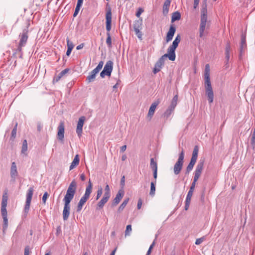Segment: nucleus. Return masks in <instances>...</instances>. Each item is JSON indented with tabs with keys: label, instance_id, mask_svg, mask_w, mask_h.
Segmentation results:
<instances>
[{
	"label": "nucleus",
	"instance_id": "obj_21",
	"mask_svg": "<svg viewBox=\"0 0 255 255\" xmlns=\"http://www.w3.org/2000/svg\"><path fill=\"white\" fill-rule=\"evenodd\" d=\"M247 44H246V35L242 34L241 36V41L240 44V52L242 53L246 48Z\"/></svg>",
	"mask_w": 255,
	"mask_h": 255
},
{
	"label": "nucleus",
	"instance_id": "obj_14",
	"mask_svg": "<svg viewBox=\"0 0 255 255\" xmlns=\"http://www.w3.org/2000/svg\"><path fill=\"white\" fill-rule=\"evenodd\" d=\"M64 137V124L60 122L58 127L57 138L59 140L63 141Z\"/></svg>",
	"mask_w": 255,
	"mask_h": 255
},
{
	"label": "nucleus",
	"instance_id": "obj_10",
	"mask_svg": "<svg viewBox=\"0 0 255 255\" xmlns=\"http://www.w3.org/2000/svg\"><path fill=\"white\" fill-rule=\"evenodd\" d=\"M33 194V188L32 187H31L28 189V190H27V193H26V199L25 205L24 209V212L26 215L28 213V212L29 210L30 205Z\"/></svg>",
	"mask_w": 255,
	"mask_h": 255
},
{
	"label": "nucleus",
	"instance_id": "obj_36",
	"mask_svg": "<svg viewBox=\"0 0 255 255\" xmlns=\"http://www.w3.org/2000/svg\"><path fill=\"white\" fill-rule=\"evenodd\" d=\"M131 226L130 225H128L126 227L125 236H129L130 235V233L131 232Z\"/></svg>",
	"mask_w": 255,
	"mask_h": 255
},
{
	"label": "nucleus",
	"instance_id": "obj_29",
	"mask_svg": "<svg viewBox=\"0 0 255 255\" xmlns=\"http://www.w3.org/2000/svg\"><path fill=\"white\" fill-rule=\"evenodd\" d=\"M181 18L180 13L178 11H175L172 13L171 17L172 22H174L176 20H178Z\"/></svg>",
	"mask_w": 255,
	"mask_h": 255
},
{
	"label": "nucleus",
	"instance_id": "obj_18",
	"mask_svg": "<svg viewBox=\"0 0 255 255\" xmlns=\"http://www.w3.org/2000/svg\"><path fill=\"white\" fill-rule=\"evenodd\" d=\"M158 104V102H154L150 106L147 116V117L149 119V120H150L153 117L155 110Z\"/></svg>",
	"mask_w": 255,
	"mask_h": 255
},
{
	"label": "nucleus",
	"instance_id": "obj_48",
	"mask_svg": "<svg viewBox=\"0 0 255 255\" xmlns=\"http://www.w3.org/2000/svg\"><path fill=\"white\" fill-rule=\"evenodd\" d=\"M143 12V9L142 8H139L137 12H136V16L139 17L141 14Z\"/></svg>",
	"mask_w": 255,
	"mask_h": 255
},
{
	"label": "nucleus",
	"instance_id": "obj_9",
	"mask_svg": "<svg viewBox=\"0 0 255 255\" xmlns=\"http://www.w3.org/2000/svg\"><path fill=\"white\" fill-rule=\"evenodd\" d=\"M205 93L210 104L213 102L214 92L211 81L205 82Z\"/></svg>",
	"mask_w": 255,
	"mask_h": 255
},
{
	"label": "nucleus",
	"instance_id": "obj_17",
	"mask_svg": "<svg viewBox=\"0 0 255 255\" xmlns=\"http://www.w3.org/2000/svg\"><path fill=\"white\" fill-rule=\"evenodd\" d=\"M175 31V27L173 25H170L169 31H168L166 37V42H168L172 39Z\"/></svg>",
	"mask_w": 255,
	"mask_h": 255
},
{
	"label": "nucleus",
	"instance_id": "obj_56",
	"mask_svg": "<svg viewBox=\"0 0 255 255\" xmlns=\"http://www.w3.org/2000/svg\"><path fill=\"white\" fill-rule=\"evenodd\" d=\"M153 177L156 180L157 178V169L153 170Z\"/></svg>",
	"mask_w": 255,
	"mask_h": 255
},
{
	"label": "nucleus",
	"instance_id": "obj_54",
	"mask_svg": "<svg viewBox=\"0 0 255 255\" xmlns=\"http://www.w3.org/2000/svg\"><path fill=\"white\" fill-rule=\"evenodd\" d=\"M200 0H194V8L196 9L198 6Z\"/></svg>",
	"mask_w": 255,
	"mask_h": 255
},
{
	"label": "nucleus",
	"instance_id": "obj_38",
	"mask_svg": "<svg viewBox=\"0 0 255 255\" xmlns=\"http://www.w3.org/2000/svg\"><path fill=\"white\" fill-rule=\"evenodd\" d=\"M141 29H136L134 30L135 32V34L136 35L137 37L141 40L142 39V32L140 31Z\"/></svg>",
	"mask_w": 255,
	"mask_h": 255
},
{
	"label": "nucleus",
	"instance_id": "obj_15",
	"mask_svg": "<svg viewBox=\"0 0 255 255\" xmlns=\"http://www.w3.org/2000/svg\"><path fill=\"white\" fill-rule=\"evenodd\" d=\"M207 9L206 0L204 1V3L201 9V22L207 23Z\"/></svg>",
	"mask_w": 255,
	"mask_h": 255
},
{
	"label": "nucleus",
	"instance_id": "obj_13",
	"mask_svg": "<svg viewBox=\"0 0 255 255\" xmlns=\"http://www.w3.org/2000/svg\"><path fill=\"white\" fill-rule=\"evenodd\" d=\"M85 120V117L84 116L81 117L78 120L77 128H76V133L78 134V136L80 137L82 135L83 132V127L84 125V121Z\"/></svg>",
	"mask_w": 255,
	"mask_h": 255
},
{
	"label": "nucleus",
	"instance_id": "obj_26",
	"mask_svg": "<svg viewBox=\"0 0 255 255\" xmlns=\"http://www.w3.org/2000/svg\"><path fill=\"white\" fill-rule=\"evenodd\" d=\"M67 47L68 49L66 52V55L69 56L71 53V51L73 48L74 45L72 42H70L68 39H67Z\"/></svg>",
	"mask_w": 255,
	"mask_h": 255
},
{
	"label": "nucleus",
	"instance_id": "obj_64",
	"mask_svg": "<svg viewBox=\"0 0 255 255\" xmlns=\"http://www.w3.org/2000/svg\"><path fill=\"white\" fill-rule=\"evenodd\" d=\"M41 128H42V126H41V125L40 124H38L37 126L38 131H40L41 130Z\"/></svg>",
	"mask_w": 255,
	"mask_h": 255
},
{
	"label": "nucleus",
	"instance_id": "obj_40",
	"mask_svg": "<svg viewBox=\"0 0 255 255\" xmlns=\"http://www.w3.org/2000/svg\"><path fill=\"white\" fill-rule=\"evenodd\" d=\"M192 192L188 191V194L187 195L186 198V202H190L191 199L193 195Z\"/></svg>",
	"mask_w": 255,
	"mask_h": 255
},
{
	"label": "nucleus",
	"instance_id": "obj_60",
	"mask_svg": "<svg viewBox=\"0 0 255 255\" xmlns=\"http://www.w3.org/2000/svg\"><path fill=\"white\" fill-rule=\"evenodd\" d=\"M127 149V146L126 145L122 146L121 147V151L124 152Z\"/></svg>",
	"mask_w": 255,
	"mask_h": 255
},
{
	"label": "nucleus",
	"instance_id": "obj_23",
	"mask_svg": "<svg viewBox=\"0 0 255 255\" xmlns=\"http://www.w3.org/2000/svg\"><path fill=\"white\" fill-rule=\"evenodd\" d=\"M170 3L171 0H165L164 1L163 6V14L164 15H166L168 13Z\"/></svg>",
	"mask_w": 255,
	"mask_h": 255
},
{
	"label": "nucleus",
	"instance_id": "obj_3",
	"mask_svg": "<svg viewBox=\"0 0 255 255\" xmlns=\"http://www.w3.org/2000/svg\"><path fill=\"white\" fill-rule=\"evenodd\" d=\"M106 28L107 30V38L106 43L109 47H112V39L110 31L112 28V10L109 3L106 4Z\"/></svg>",
	"mask_w": 255,
	"mask_h": 255
},
{
	"label": "nucleus",
	"instance_id": "obj_51",
	"mask_svg": "<svg viewBox=\"0 0 255 255\" xmlns=\"http://www.w3.org/2000/svg\"><path fill=\"white\" fill-rule=\"evenodd\" d=\"M29 247L27 246L24 249V255H29Z\"/></svg>",
	"mask_w": 255,
	"mask_h": 255
},
{
	"label": "nucleus",
	"instance_id": "obj_24",
	"mask_svg": "<svg viewBox=\"0 0 255 255\" xmlns=\"http://www.w3.org/2000/svg\"><path fill=\"white\" fill-rule=\"evenodd\" d=\"M204 79L205 82L211 81L210 78V66L208 64L205 65Z\"/></svg>",
	"mask_w": 255,
	"mask_h": 255
},
{
	"label": "nucleus",
	"instance_id": "obj_46",
	"mask_svg": "<svg viewBox=\"0 0 255 255\" xmlns=\"http://www.w3.org/2000/svg\"><path fill=\"white\" fill-rule=\"evenodd\" d=\"M204 237H202V238L197 239L196 240L195 244L197 245H200L204 241Z\"/></svg>",
	"mask_w": 255,
	"mask_h": 255
},
{
	"label": "nucleus",
	"instance_id": "obj_25",
	"mask_svg": "<svg viewBox=\"0 0 255 255\" xmlns=\"http://www.w3.org/2000/svg\"><path fill=\"white\" fill-rule=\"evenodd\" d=\"M79 155L78 154L76 155L74 157V158L72 162L71 163V165L70 166V170L73 169L74 168H75L77 165H78L79 163Z\"/></svg>",
	"mask_w": 255,
	"mask_h": 255
},
{
	"label": "nucleus",
	"instance_id": "obj_57",
	"mask_svg": "<svg viewBox=\"0 0 255 255\" xmlns=\"http://www.w3.org/2000/svg\"><path fill=\"white\" fill-rule=\"evenodd\" d=\"M83 47H84V44L81 43L77 46L76 49L77 50H80V49H82L83 48Z\"/></svg>",
	"mask_w": 255,
	"mask_h": 255
},
{
	"label": "nucleus",
	"instance_id": "obj_58",
	"mask_svg": "<svg viewBox=\"0 0 255 255\" xmlns=\"http://www.w3.org/2000/svg\"><path fill=\"white\" fill-rule=\"evenodd\" d=\"M80 178L82 181H84L85 180V175L84 173H82L80 175Z\"/></svg>",
	"mask_w": 255,
	"mask_h": 255
},
{
	"label": "nucleus",
	"instance_id": "obj_31",
	"mask_svg": "<svg viewBox=\"0 0 255 255\" xmlns=\"http://www.w3.org/2000/svg\"><path fill=\"white\" fill-rule=\"evenodd\" d=\"M155 183L151 182L150 184V191L149 192L150 195L153 196L155 195Z\"/></svg>",
	"mask_w": 255,
	"mask_h": 255
},
{
	"label": "nucleus",
	"instance_id": "obj_12",
	"mask_svg": "<svg viewBox=\"0 0 255 255\" xmlns=\"http://www.w3.org/2000/svg\"><path fill=\"white\" fill-rule=\"evenodd\" d=\"M19 36L20 37V39L19 40L18 49L20 51L21 50V48L24 46L26 43L28 39L27 30L24 29Z\"/></svg>",
	"mask_w": 255,
	"mask_h": 255
},
{
	"label": "nucleus",
	"instance_id": "obj_41",
	"mask_svg": "<svg viewBox=\"0 0 255 255\" xmlns=\"http://www.w3.org/2000/svg\"><path fill=\"white\" fill-rule=\"evenodd\" d=\"M81 7V5H79L78 4L76 5V8H75V11H74V12L73 14L74 17H75L77 15V14H78V13L79 12Z\"/></svg>",
	"mask_w": 255,
	"mask_h": 255
},
{
	"label": "nucleus",
	"instance_id": "obj_6",
	"mask_svg": "<svg viewBox=\"0 0 255 255\" xmlns=\"http://www.w3.org/2000/svg\"><path fill=\"white\" fill-rule=\"evenodd\" d=\"M204 161L200 160L196 166V169L194 173L193 181L190 187L189 191L193 192L195 187L196 183L200 177L203 170Z\"/></svg>",
	"mask_w": 255,
	"mask_h": 255
},
{
	"label": "nucleus",
	"instance_id": "obj_47",
	"mask_svg": "<svg viewBox=\"0 0 255 255\" xmlns=\"http://www.w3.org/2000/svg\"><path fill=\"white\" fill-rule=\"evenodd\" d=\"M225 55H226L225 58H226V65H227L228 64L229 59H230V52H225Z\"/></svg>",
	"mask_w": 255,
	"mask_h": 255
},
{
	"label": "nucleus",
	"instance_id": "obj_5",
	"mask_svg": "<svg viewBox=\"0 0 255 255\" xmlns=\"http://www.w3.org/2000/svg\"><path fill=\"white\" fill-rule=\"evenodd\" d=\"M92 183L90 179L88 182V185L86 188V190L84 195L80 199L77 206V212H79L82 209L83 206L86 202L90 197V195L92 192Z\"/></svg>",
	"mask_w": 255,
	"mask_h": 255
},
{
	"label": "nucleus",
	"instance_id": "obj_30",
	"mask_svg": "<svg viewBox=\"0 0 255 255\" xmlns=\"http://www.w3.org/2000/svg\"><path fill=\"white\" fill-rule=\"evenodd\" d=\"M128 201H129V198H127V199H125L124 201L122 203V204L120 206V207L118 209V211L120 212L122 211H123L124 210V209L125 208V207L126 206V205H127V204L128 203Z\"/></svg>",
	"mask_w": 255,
	"mask_h": 255
},
{
	"label": "nucleus",
	"instance_id": "obj_1",
	"mask_svg": "<svg viewBox=\"0 0 255 255\" xmlns=\"http://www.w3.org/2000/svg\"><path fill=\"white\" fill-rule=\"evenodd\" d=\"M181 41L180 35L177 34L175 39L167 49V53L162 55L158 60L156 62L153 69L154 74H156L160 71L162 66L164 64L165 59L168 58L171 61H174L176 58L175 50L178 47L179 43Z\"/></svg>",
	"mask_w": 255,
	"mask_h": 255
},
{
	"label": "nucleus",
	"instance_id": "obj_27",
	"mask_svg": "<svg viewBox=\"0 0 255 255\" xmlns=\"http://www.w3.org/2000/svg\"><path fill=\"white\" fill-rule=\"evenodd\" d=\"M206 23L203 22H200V27H199V36L200 37H202L204 34V32L205 29Z\"/></svg>",
	"mask_w": 255,
	"mask_h": 255
},
{
	"label": "nucleus",
	"instance_id": "obj_32",
	"mask_svg": "<svg viewBox=\"0 0 255 255\" xmlns=\"http://www.w3.org/2000/svg\"><path fill=\"white\" fill-rule=\"evenodd\" d=\"M177 100H178V95H176L173 98L170 106L175 108V107L177 104Z\"/></svg>",
	"mask_w": 255,
	"mask_h": 255
},
{
	"label": "nucleus",
	"instance_id": "obj_2",
	"mask_svg": "<svg viewBox=\"0 0 255 255\" xmlns=\"http://www.w3.org/2000/svg\"><path fill=\"white\" fill-rule=\"evenodd\" d=\"M76 190V182L73 180L70 184L66 194L63 199L64 202V206L63 211V218L64 221L67 220L69 215L70 206V203L73 199Z\"/></svg>",
	"mask_w": 255,
	"mask_h": 255
},
{
	"label": "nucleus",
	"instance_id": "obj_52",
	"mask_svg": "<svg viewBox=\"0 0 255 255\" xmlns=\"http://www.w3.org/2000/svg\"><path fill=\"white\" fill-rule=\"evenodd\" d=\"M142 200L141 199H139L138 200V202H137V208L138 209H140L141 207V206H142Z\"/></svg>",
	"mask_w": 255,
	"mask_h": 255
},
{
	"label": "nucleus",
	"instance_id": "obj_22",
	"mask_svg": "<svg viewBox=\"0 0 255 255\" xmlns=\"http://www.w3.org/2000/svg\"><path fill=\"white\" fill-rule=\"evenodd\" d=\"M110 197L105 196L104 195L103 198L101 199V200L99 202L97 205V208H99V209L103 208L104 205L108 201L109 198Z\"/></svg>",
	"mask_w": 255,
	"mask_h": 255
},
{
	"label": "nucleus",
	"instance_id": "obj_33",
	"mask_svg": "<svg viewBox=\"0 0 255 255\" xmlns=\"http://www.w3.org/2000/svg\"><path fill=\"white\" fill-rule=\"evenodd\" d=\"M27 150V142L26 139L24 140L22 142V146L21 153L24 154Z\"/></svg>",
	"mask_w": 255,
	"mask_h": 255
},
{
	"label": "nucleus",
	"instance_id": "obj_11",
	"mask_svg": "<svg viewBox=\"0 0 255 255\" xmlns=\"http://www.w3.org/2000/svg\"><path fill=\"white\" fill-rule=\"evenodd\" d=\"M113 62L111 61H108L106 63L104 69L100 73V76L104 78L106 75L110 76L113 70Z\"/></svg>",
	"mask_w": 255,
	"mask_h": 255
},
{
	"label": "nucleus",
	"instance_id": "obj_50",
	"mask_svg": "<svg viewBox=\"0 0 255 255\" xmlns=\"http://www.w3.org/2000/svg\"><path fill=\"white\" fill-rule=\"evenodd\" d=\"M48 196V194L47 192H45L44 193L43 197H42V202L44 203H45Z\"/></svg>",
	"mask_w": 255,
	"mask_h": 255
},
{
	"label": "nucleus",
	"instance_id": "obj_37",
	"mask_svg": "<svg viewBox=\"0 0 255 255\" xmlns=\"http://www.w3.org/2000/svg\"><path fill=\"white\" fill-rule=\"evenodd\" d=\"M103 193V189L101 187H99L98 188V191H97V194L96 196V200H98L100 197L101 196L102 194Z\"/></svg>",
	"mask_w": 255,
	"mask_h": 255
},
{
	"label": "nucleus",
	"instance_id": "obj_39",
	"mask_svg": "<svg viewBox=\"0 0 255 255\" xmlns=\"http://www.w3.org/2000/svg\"><path fill=\"white\" fill-rule=\"evenodd\" d=\"M17 124L16 123L14 127L13 128L11 131V137H12L13 138H14L16 136V131H17Z\"/></svg>",
	"mask_w": 255,
	"mask_h": 255
},
{
	"label": "nucleus",
	"instance_id": "obj_44",
	"mask_svg": "<svg viewBox=\"0 0 255 255\" xmlns=\"http://www.w3.org/2000/svg\"><path fill=\"white\" fill-rule=\"evenodd\" d=\"M199 151V148L198 146L196 145L193 149V152H192V155L197 156H198V153Z\"/></svg>",
	"mask_w": 255,
	"mask_h": 255
},
{
	"label": "nucleus",
	"instance_id": "obj_42",
	"mask_svg": "<svg viewBox=\"0 0 255 255\" xmlns=\"http://www.w3.org/2000/svg\"><path fill=\"white\" fill-rule=\"evenodd\" d=\"M194 165L191 164H190L189 163V164L188 165L187 168H186V174H189V172L193 169V167H194Z\"/></svg>",
	"mask_w": 255,
	"mask_h": 255
},
{
	"label": "nucleus",
	"instance_id": "obj_43",
	"mask_svg": "<svg viewBox=\"0 0 255 255\" xmlns=\"http://www.w3.org/2000/svg\"><path fill=\"white\" fill-rule=\"evenodd\" d=\"M251 143L253 146V148L254 149L255 148V133H253Z\"/></svg>",
	"mask_w": 255,
	"mask_h": 255
},
{
	"label": "nucleus",
	"instance_id": "obj_7",
	"mask_svg": "<svg viewBox=\"0 0 255 255\" xmlns=\"http://www.w3.org/2000/svg\"><path fill=\"white\" fill-rule=\"evenodd\" d=\"M184 158V152L182 149L180 153L177 161L176 162L174 166L173 170L175 175H178L180 173L183 165Z\"/></svg>",
	"mask_w": 255,
	"mask_h": 255
},
{
	"label": "nucleus",
	"instance_id": "obj_62",
	"mask_svg": "<svg viewBox=\"0 0 255 255\" xmlns=\"http://www.w3.org/2000/svg\"><path fill=\"white\" fill-rule=\"evenodd\" d=\"M196 161H197L196 160L193 159H191V160H190V163H190V164H192V165H195V163H196Z\"/></svg>",
	"mask_w": 255,
	"mask_h": 255
},
{
	"label": "nucleus",
	"instance_id": "obj_34",
	"mask_svg": "<svg viewBox=\"0 0 255 255\" xmlns=\"http://www.w3.org/2000/svg\"><path fill=\"white\" fill-rule=\"evenodd\" d=\"M150 167L152 169V170L157 169V165L156 162L154 161V159L153 158L150 159Z\"/></svg>",
	"mask_w": 255,
	"mask_h": 255
},
{
	"label": "nucleus",
	"instance_id": "obj_8",
	"mask_svg": "<svg viewBox=\"0 0 255 255\" xmlns=\"http://www.w3.org/2000/svg\"><path fill=\"white\" fill-rule=\"evenodd\" d=\"M104 62L102 61L99 62L97 67L93 69L89 75L87 77V81L88 83H90L94 80L96 78V75L100 72L103 66Z\"/></svg>",
	"mask_w": 255,
	"mask_h": 255
},
{
	"label": "nucleus",
	"instance_id": "obj_35",
	"mask_svg": "<svg viewBox=\"0 0 255 255\" xmlns=\"http://www.w3.org/2000/svg\"><path fill=\"white\" fill-rule=\"evenodd\" d=\"M104 195L110 197L111 196L110 188L109 185H106L105 189Z\"/></svg>",
	"mask_w": 255,
	"mask_h": 255
},
{
	"label": "nucleus",
	"instance_id": "obj_28",
	"mask_svg": "<svg viewBox=\"0 0 255 255\" xmlns=\"http://www.w3.org/2000/svg\"><path fill=\"white\" fill-rule=\"evenodd\" d=\"M142 20H136L133 24V28L134 30L141 29L142 28Z\"/></svg>",
	"mask_w": 255,
	"mask_h": 255
},
{
	"label": "nucleus",
	"instance_id": "obj_49",
	"mask_svg": "<svg viewBox=\"0 0 255 255\" xmlns=\"http://www.w3.org/2000/svg\"><path fill=\"white\" fill-rule=\"evenodd\" d=\"M125 184V176H123L122 177L121 179V186H122V188H123Z\"/></svg>",
	"mask_w": 255,
	"mask_h": 255
},
{
	"label": "nucleus",
	"instance_id": "obj_16",
	"mask_svg": "<svg viewBox=\"0 0 255 255\" xmlns=\"http://www.w3.org/2000/svg\"><path fill=\"white\" fill-rule=\"evenodd\" d=\"M124 195V191L123 190V189H121L119 190V191H118V193L116 195V196L113 200L112 206H115L117 205H118L120 203L122 198L123 197Z\"/></svg>",
	"mask_w": 255,
	"mask_h": 255
},
{
	"label": "nucleus",
	"instance_id": "obj_53",
	"mask_svg": "<svg viewBox=\"0 0 255 255\" xmlns=\"http://www.w3.org/2000/svg\"><path fill=\"white\" fill-rule=\"evenodd\" d=\"M231 47L230 43L229 42L227 43L226 46V49L225 52H230Z\"/></svg>",
	"mask_w": 255,
	"mask_h": 255
},
{
	"label": "nucleus",
	"instance_id": "obj_59",
	"mask_svg": "<svg viewBox=\"0 0 255 255\" xmlns=\"http://www.w3.org/2000/svg\"><path fill=\"white\" fill-rule=\"evenodd\" d=\"M190 202H185V210H187L189 208V205Z\"/></svg>",
	"mask_w": 255,
	"mask_h": 255
},
{
	"label": "nucleus",
	"instance_id": "obj_55",
	"mask_svg": "<svg viewBox=\"0 0 255 255\" xmlns=\"http://www.w3.org/2000/svg\"><path fill=\"white\" fill-rule=\"evenodd\" d=\"M61 78V77L60 75H58L57 76L54 77L53 81L55 82H58Z\"/></svg>",
	"mask_w": 255,
	"mask_h": 255
},
{
	"label": "nucleus",
	"instance_id": "obj_61",
	"mask_svg": "<svg viewBox=\"0 0 255 255\" xmlns=\"http://www.w3.org/2000/svg\"><path fill=\"white\" fill-rule=\"evenodd\" d=\"M196 161H197L196 160L193 159H191V160H190V163H190V164H192V165H195V163H196Z\"/></svg>",
	"mask_w": 255,
	"mask_h": 255
},
{
	"label": "nucleus",
	"instance_id": "obj_63",
	"mask_svg": "<svg viewBox=\"0 0 255 255\" xmlns=\"http://www.w3.org/2000/svg\"><path fill=\"white\" fill-rule=\"evenodd\" d=\"M83 0H78L77 4L82 6V5L83 4Z\"/></svg>",
	"mask_w": 255,
	"mask_h": 255
},
{
	"label": "nucleus",
	"instance_id": "obj_4",
	"mask_svg": "<svg viewBox=\"0 0 255 255\" xmlns=\"http://www.w3.org/2000/svg\"><path fill=\"white\" fill-rule=\"evenodd\" d=\"M8 196L6 192L3 194L1 204V213L3 220V230L7 229L8 226L7 213L6 206L7 204Z\"/></svg>",
	"mask_w": 255,
	"mask_h": 255
},
{
	"label": "nucleus",
	"instance_id": "obj_19",
	"mask_svg": "<svg viewBox=\"0 0 255 255\" xmlns=\"http://www.w3.org/2000/svg\"><path fill=\"white\" fill-rule=\"evenodd\" d=\"M18 173L17 171V167L16 164L14 162H12L10 168V176L14 180L17 176Z\"/></svg>",
	"mask_w": 255,
	"mask_h": 255
},
{
	"label": "nucleus",
	"instance_id": "obj_20",
	"mask_svg": "<svg viewBox=\"0 0 255 255\" xmlns=\"http://www.w3.org/2000/svg\"><path fill=\"white\" fill-rule=\"evenodd\" d=\"M175 109V108L172 107L171 106H169L167 109L165 111V112L164 113L163 116L164 118L165 119H168L171 115L173 113Z\"/></svg>",
	"mask_w": 255,
	"mask_h": 255
},
{
	"label": "nucleus",
	"instance_id": "obj_45",
	"mask_svg": "<svg viewBox=\"0 0 255 255\" xmlns=\"http://www.w3.org/2000/svg\"><path fill=\"white\" fill-rule=\"evenodd\" d=\"M69 71V69L68 68L65 69L64 70H62L61 72H60V73L58 75H60L62 78L64 75L67 74Z\"/></svg>",
	"mask_w": 255,
	"mask_h": 255
}]
</instances>
